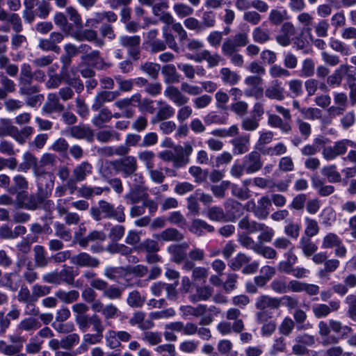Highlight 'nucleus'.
I'll list each match as a JSON object with an SVG mask.
<instances>
[{
  "mask_svg": "<svg viewBox=\"0 0 356 356\" xmlns=\"http://www.w3.org/2000/svg\"><path fill=\"white\" fill-rule=\"evenodd\" d=\"M233 145V154L235 155L243 154L250 149V136L243 135L236 137L230 140Z\"/></svg>",
  "mask_w": 356,
  "mask_h": 356,
  "instance_id": "obj_24",
  "label": "nucleus"
},
{
  "mask_svg": "<svg viewBox=\"0 0 356 356\" xmlns=\"http://www.w3.org/2000/svg\"><path fill=\"white\" fill-rule=\"evenodd\" d=\"M207 216L212 221L220 222L227 220L222 208L217 206L209 207Z\"/></svg>",
  "mask_w": 356,
  "mask_h": 356,
  "instance_id": "obj_62",
  "label": "nucleus"
},
{
  "mask_svg": "<svg viewBox=\"0 0 356 356\" xmlns=\"http://www.w3.org/2000/svg\"><path fill=\"white\" fill-rule=\"evenodd\" d=\"M159 249L158 242L150 238H146L134 246V252H146L147 253H154L157 252Z\"/></svg>",
  "mask_w": 356,
  "mask_h": 356,
  "instance_id": "obj_37",
  "label": "nucleus"
},
{
  "mask_svg": "<svg viewBox=\"0 0 356 356\" xmlns=\"http://www.w3.org/2000/svg\"><path fill=\"white\" fill-rule=\"evenodd\" d=\"M71 264L81 268H95L99 266L100 261L87 252H81L71 257Z\"/></svg>",
  "mask_w": 356,
  "mask_h": 356,
  "instance_id": "obj_10",
  "label": "nucleus"
},
{
  "mask_svg": "<svg viewBox=\"0 0 356 356\" xmlns=\"http://www.w3.org/2000/svg\"><path fill=\"white\" fill-rule=\"evenodd\" d=\"M118 19V15L113 11H103L94 13L92 17L88 19L86 26L88 27H97V24L106 21L113 23Z\"/></svg>",
  "mask_w": 356,
  "mask_h": 356,
  "instance_id": "obj_15",
  "label": "nucleus"
},
{
  "mask_svg": "<svg viewBox=\"0 0 356 356\" xmlns=\"http://www.w3.org/2000/svg\"><path fill=\"white\" fill-rule=\"evenodd\" d=\"M272 203L268 196L261 197L258 201L256 209L253 210L254 215L259 219H266L270 213Z\"/></svg>",
  "mask_w": 356,
  "mask_h": 356,
  "instance_id": "obj_26",
  "label": "nucleus"
},
{
  "mask_svg": "<svg viewBox=\"0 0 356 356\" xmlns=\"http://www.w3.org/2000/svg\"><path fill=\"white\" fill-rule=\"evenodd\" d=\"M203 60L207 62L209 68H212L218 65L223 59L218 54H211L209 50L204 49L195 58L196 62H201Z\"/></svg>",
  "mask_w": 356,
  "mask_h": 356,
  "instance_id": "obj_34",
  "label": "nucleus"
},
{
  "mask_svg": "<svg viewBox=\"0 0 356 356\" xmlns=\"http://www.w3.org/2000/svg\"><path fill=\"white\" fill-rule=\"evenodd\" d=\"M220 72L222 81L229 85H235L240 80V76L227 67L222 68Z\"/></svg>",
  "mask_w": 356,
  "mask_h": 356,
  "instance_id": "obj_63",
  "label": "nucleus"
},
{
  "mask_svg": "<svg viewBox=\"0 0 356 356\" xmlns=\"http://www.w3.org/2000/svg\"><path fill=\"white\" fill-rule=\"evenodd\" d=\"M71 35L79 42L84 40L92 42L95 46L99 47H102L104 45V41L102 38H98L97 32L90 29L73 31L71 33Z\"/></svg>",
  "mask_w": 356,
  "mask_h": 356,
  "instance_id": "obj_9",
  "label": "nucleus"
},
{
  "mask_svg": "<svg viewBox=\"0 0 356 356\" xmlns=\"http://www.w3.org/2000/svg\"><path fill=\"white\" fill-rule=\"evenodd\" d=\"M291 291L296 293L305 292L309 296H316L319 293L320 288L314 284L301 282L298 280L291 281Z\"/></svg>",
  "mask_w": 356,
  "mask_h": 356,
  "instance_id": "obj_22",
  "label": "nucleus"
},
{
  "mask_svg": "<svg viewBox=\"0 0 356 356\" xmlns=\"http://www.w3.org/2000/svg\"><path fill=\"white\" fill-rule=\"evenodd\" d=\"M227 115L226 114H218L215 111L209 113L204 118V123L207 125L211 124H224L227 123Z\"/></svg>",
  "mask_w": 356,
  "mask_h": 356,
  "instance_id": "obj_56",
  "label": "nucleus"
},
{
  "mask_svg": "<svg viewBox=\"0 0 356 356\" xmlns=\"http://www.w3.org/2000/svg\"><path fill=\"white\" fill-rule=\"evenodd\" d=\"M188 172L194 177L195 181L197 184L206 181L209 176L208 170H202L200 167L195 165L191 166Z\"/></svg>",
  "mask_w": 356,
  "mask_h": 356,
  "instance_id": "obj_57",
  "label": "nucleus"
},
{
  "mask_svg": "<svg viewBox=\"0 0 356 356\" xmlns=\"http://www.w3.org/2000/svg\"><path fill=\"white\" fill-rule=\"evenodd\" d=\"M341 302L339 300H332L328 305L323 303H317L312 305V310L314 316L316 318H322L327 316L330 313L337 312L340 308Z\"/></svg>",
  "mask_w": 356,
  "mask_h": 356,
  "instance_id": "obj_11",
  "label": "nucleus"
},
{
  "mask_svg": "<svg viewBox=\"0 0 356 356\" xmlns=\"http://www.w3.org/2000/svg\"><path fill=\"white\" fill-rule=\"evenodd\" d=\"M19 92L22 95L28 96L40 92L39 86L34 84L33 81L19 83Z\"/></svg>",
  "mask_w": 356,
  "mask_h": 356,
  "instance_id": "obj_52",
  "label": "nucleus"
},
{
  "mask_svg": "<svg viewBox=\"0 0 356 356\" xmlns=\"http://www.w3.org/2000/svg\"><path fill=\"white\" fill-rule=\"evenodd\" d=\"M252 258L244 253L239 252L235 257L231 259L228 264L229 266L234 270H239L243 265L248 264Z\"/></svg>",
  "mask_w": 356,
  "mask_h": 356,
  "instance_id": "obj_51",
  "label": "nucleus"
},
{
  "mask_svg": "<svg viewBox=\"0 0 356 356\" xmlns=\"http://www.w3.org/2000/svg\"><path fill=\"white\" fill-rule=\"evenodd\" d=\"M243 168H245V173L253 174L260 170L263 166V161L259 152L252 151L246 154L243 159Z\"/></svg>",
  "mask_w": 356,
  "mask_h": 356,
  "instance_id": "obj_8",
  "label": "nucleus"
},
{
  "mask_svg": "<svg viewBox=\"0 0 356 356\" xmlns=\"http://www.w3.org/2000/svg\"><path fill=\"white\" fill-rule=\"evenodd\" d=\"M321 173L327 178L328 181L330 183H338L341 180V175L337 171L335 165L324 166L321 170Z\"/></svg>",
  "mask_w": 356,
  "mask_h": 356,
  "instance_id": "obj_47",
  "label": "nucleus"
},
{
  "mask_svg": "<svg viewBox=\"0 0 356 356\" xmlns=\"http://www.w3.org/2000/svg\"><path fill=\"white\" fill-rule=\"evenodd\" d=\"M41 327V323L38 319L33 317H28L22 320L17 325L16 331L14 334H22V331L27 332H33Z\"/></svg>",
  "mask_w": 356,
  "mask_h": 356,
  "instance_id": "obj_27",
  "label": "nucleus"
},
{
  "mask_svg": "<svg viewBox=\"0 0 356 356\" xmlns=\"http://www.w3.org/2000/svg\"><path fill=\"white\" fill-rule=\"evenodd\" d=\"M305 235L303 236L313 237L318 234L319 227L317 221L309 217L305 218Z\"/></svg>",
  "mask_w": 356,
  "mask_h": 356,
  "instance_id": "obj_55",
  "label": "nucleus"
},
{
  "mask_svg": "<svg viewBox=\"0 0 356 356\" xmlns=\"http://www.w3.org/2000/svg\"><path fill=\"white\" fill-rule=\"evenodd\" d=\"M0 83L2 88H0V99H3L7 97L8 93L13 92L15 90V84L14 81L8 79L3 74H0Z\"/></svg>",
  "mask_w": 356,
  "mask_h": 356,
  "instance_id": "obj_44",
  "label": "nucleus"
},
{
  "mask_svg": "<svg viewBox=\"0 0 356 356\" xmlns=\"http://www.w3.org/2000/svg\"><path fill=\"white\" fill-rule=\"evenodd\" d=\"M286 15V10L282 7L272 9L268 15V20L272 24L277 26L284 22Z\"/></svg>",
  "mask_w": 356,
  "mask_h": 356,
  "instance_id": "obj_48",
  "label": "nucleus"
},
{
  "mask_svg": "<svg viewBox=\"0 0 356 356\" xmlns=\"http://www.w3.org/2000/svg\"><path fill=\"white\" fill-rule=\"evenodd\" d=\"M345 303L348 306V316L356 322V296L354 294L347 296L345 299Z\"/></svg>",
  "mask_w": 356,
  "mask_h": 356,
  "instance_id": "obj_64",
  "label": "nucleus"
},
{
  "mask_svg": "<svg viewBox=\"0 0 356 356\" xmlns=\"http://www.w3.org/2000/svg\"><path fill=\"white\" fill-rule=\"evenodd\" d=\"M164 95L172 102L177 106H182L189 102V98L185 96L182 91L175 86L165 88Z\"/></svg>",
  "mask_w": 356,
  "mask_h": 356,
  "instance_id": "obj_18",
  "label": "nucleus"
},
{
  "mask_svg": "<svg viewBox=\"0 0 356 356\" xmlns=\"http://www.w3.org/2000/svg\"><path fill=\"white\" fill-rule=\"evenodd\" d=\"M44 200L37 193L35 195H26L23 202V207L28 210L34 211L40 206L41 202Z\"/></svg>",
  "mask_w": 356,
  "mask_h": 356,
  "instance_id": "obj_53",
  "label": "nucleus"
},
{
  "mask_svg": "<svg viewBox=\"0 0 356 356\" xmlns=\"http://www.w3.org/2000/svg\"><path fill=\"white\" fill-rule=\"evenodd\" d=\"M168 252L172 255V260L179 264L186 258V251H183L180 246H176L175 244L169 245L167 248Z\"/></svg>",
  "mask_w": 356,
  "mask_h": 356,
  "instance_id": "obj_61",
  "label": "nucleus"
},
{
  "mask_svg": "<svg viewBox=\"0 0 356 356\" xmlns=\"http://www.w3.org/2000/svg\"><path fill=\"white\" fill-rule=\"evenodd\" d=\"M24 159L29 165L33 166V171L36 180H38V178H47L54 176L53 173L47 170L46 165L38 161L37 159L32 154L26 152L24 155Z\"/></svg>",
  "mask_w": 356,
  "mask_h": 356,
  "instance_id": "obj_12",
  "label": "nucleus"
},
{
  "mask_svg": "<svg viewBox=\"0 0 356 356\" xmlns=\"http://www.w3.org/2000/svg\"><path fill=\"white\" fill-rule=\"evenodd\" d=\"M42 343L43 341L40 340L38 336H33L26 343L25 351L29 355L37 354L40 352Z\"/></svg>",
  "mask_w": 356,
  "mask_h": 356,
  "instance_id": "obj_54",
  "label": "nucleus"
},
{
  "mask_svg": "<svg viewBox=\"0 0 356 356\" xmlns=\"http://www.w3.org/2000/svg\"><path fill=\"white\" fill-rule=\"evenodd\" d=\"M28 188L29 184L26 179L22 175H17L13 179L10 186L8 188V194L17 195V200H19Z\"/></svg>",
  "mask_w": 356,
  "mask_h": 356,
  "instance_id": "obj_14",
  "label": "nucleus"
},
{
  "mask_svg": "<svg viewBox=\"0 0 356 356\" xmlns=\"http://www.w3.org/2000/svg\"><path fill=\"white\" fill-rule=\"evenodd\" d=\"M4 21L10 24V29L14 33H21L23 31L22 20L17 13L7 12Z\"/></svg>",
  "mask_w": 356,
  "mask_h": 356,
  "instance_id": "obj_45",
  "label": "nucleus"
},
{
  "mask_svg": "<svg viewBox=\"0 0 356 356\" xmlns=\"http://www.w3.org/2000/svg\"><path fill=\"white\" fill-rule=\"evenodd\" d=\"M161 73L164 76V81L166 83H175L179 82L180 75L177 72L174 65H166L163 67Z\"/></svg>",
  "mask_w": 356,
  "mask_h": 356,
  "instance_id": "obj_43",
  "label": "nucleus"
},
{
  "mask_svg": "<svg viewBox=\"0 0 356 356\" xmlns=\"http://www.w3.org/2000/svg\"><path fill=\"white\" fill-rule=\"evenodd\" d=\"M90 325L92 326V330L96 333L103 334L104 326L101 318L98 315L94 314L92 316H89L86 318V325L84 327L79 326V328L82 332H85L89 329Z\"/></svg>",
  "mask_w": 356,
  "mask_h": 356,
  "instance_id": "obj_31",
  "label": "nucleus"
},
{
  "mask_svg": "<svg viewBox=\"0 0 356 356\" xmlns=\"http://www.w3.org/2000/svg\"><path fill=\"white\" fill-rule=\"evenodd\" d=\"M140 37L139 35H121L119 38L120 44L127 50L128 55L134 60H137L140 54Z\"/></svg>",
  "mask_w": 356,
  "mask_h": 356,
  "instance_id": "obj_6",
  "label": "nucleus"
},
{
  "mask_svg": "<svg viewBox=\"0 0 356 356\" xmlns=\"http://www.w3.org/2000/svg\"><path fill=\"white\" fill-rule=\"evenodd\" d=\"M124 209V207L122 204L115 207L114 204L101 200L98 201L97 205L90 207V214L95 221L113 219L118 222H124L126 218Z\"/></svg>",
  "mask_w": 356,
  "mask_h": 356,
  "instance_id": "obj_1",
  "label": "nucleus"
},
{
  "mask_svg": "<svg viewBox=\"0 0 356 356\" xmlns=\"http://www.w3.org/2000/svg\"><path fill=\"white\" fill-rule=\"evenodd\" d=\"M261 223L251 220L248 217L245 216L239 220L238 227L239 229L244 230L245 234H250L258 232L261 229Z\"/></svg>",
  "mask_w": 356,
  "mask_h": 356,
  "instance_id": "obj_38",
  "label": "nucleus"
},
{
  "mask_svg": "<svg viewBox=\"0 0 356 356\" xmlns=\"http://www.w3.org/2000/svg\"><path fill=\"white\" fill-rule=\"evenodd\" d=\"M55 296L60 301L67 304H70L78 300L79 297V293L76 290L65 291L64 290L59 289L55 293Z\"/></svg>",
  "mask_w": 356,
  "mask_h": 356,
  "instance_id": "obj_49",
  "label": "nucleus"
},
{
  "mask_svg": "<svg viewBox=\"0 0 356 356\" xmlns=\"http://www.w3.org/2000/svg\"><path fill=\"white\" fill-rule=\"evenodd\" d=\"M140 94L135 93L130 97L116 101L114 105L124 112V118H131L135 113V108L138 106V103L140 102Z\"/></svg>",
  "mask_w": 356,
  "mask_h": 356,
  "instance_id": "obj_7",
  "label": "nucleus"
},
{
  "mask_svg": "<svg viewBox=\"0 0 356 356\" xmlns=\"http://www.w3.org/2000/svg\"><path fill=\"white\" fill-rule=\"evenodd\" d=\"M318 334L323 338L324 346L337 343L339 338L334 336H330L331 332L330 320L328 322L321 321L318 323Z\"/></svg>",
  "mask_w": 356,
  "mask_h": 356,
  "instance_id": "obj_21",
  "label": "nucleus"
},
{
  "mask_svg": "<svg viewBox=\"0 0 356 356\" xmlns=\"http://www.w3.org/2000/svg\"><path fill=\"white\" fill-rule=\"evenodd\" d=\"M113 118L112 113L107 108L99 109L97 115H95L92 119V122L97 127L101 128L104 124L110 121Z\"/></svg>",
  "mask_w": 356,
  "mask_h": 356,
  "instance_id": "obj_46",
  "label": "nucleus"
},
{
  "mask_svg": "<svg viewBox=\"0 0 356 356\" xmlns=\"http://www.w3.org/2000/svg\"><path fill=\"white\" fill-rule=\"evenodd\" d=\"M190 231L197 236H202L206 232H213L214 227L203 220L195 219L191 225Z\"/></svg>",
  "mask_w": 356,
  "mask_h": 356,
  "instance_id": "obj_36",
  "label": "nucleus"
},
{
  "mask_svg": "<svg viewBox=\"0 0 356 356\" xmlns=\"http://www.w3.org/2000/svg\"><path fill=\"white\" fill-rule=\"evenodd\" d=\"M147 189L131 187L129 192L125 195L124 198L129 204H136L141 200L143 201L146 196H148L145 193Z\"/></svg>",
  "mask_w": 356,
  "mask_h": 356,
  "instance_id": "obj_41",
  "label": "nucleus"
},
{
  "mask_svg": "<svg viewBox=\"0 0 356 356\" xmlns=\"http://www.w3.org/2000/svg\"><path fill=\"white\" fill-rule=\"evenodd\" d=\"M9 343L0 340V353L7 356H24L20 354L24 344L27 341V337L19 334H13L8 336Z\"/></svg>",
  "mask_w": 356,
  "mask_h": 356,
  "instance_id": "obj_3",
  "label": "nucleus"
},
{
  "mask_svg": "<svg viewBox=\"0 0 356 356\" xmlns=\"http://www.w3.org/2000/svg\"><path fill=\"white\" fill-rule=\"evenodd\" d=\"M110 165L124 179L129 178L137 171L136 159L133 156H125L121 159L111 161Z\"/></svg>",
  "mask_w": 356,
  "mask_h": 356,
  "instance_id": "obj_4",
  "label": "nucleus"
},
{
  "mask_svg": "<svg viewBox=\"0 0 356 356\" xmlns=\"http://www.w3.org/2000/svg\"><path fill=\"white\" fill-rule=\"evenodd\" d=\"M88 307L84 303H76L72 306V311L76 313L75 321L78 326L84 327L86 325V318L89 315L86 314Z\"/></svg>",
  "mask_w": 356,
  "mask_h": 356,
  "instance_id": "obj_35",
  "label": "nucleus"
},
{
  "mask_svg": "<svg viewBox=\"0 0 356 356\" xmlns=\"http://www.w3.org/2000/svg\"><path fill=\"white\" fill-rule=\"evenodd\" d=\"M284 89L280 86L277 81H273V85L265 90L266 97L271 99L282 100L284 99Z\"/></svg>",
  "mask_w": 356,
  "mask_h": 356,
  "instance_id": "obj_40",
  "label": "nucleus"
},
{
  "mask_svg": "<svg viewBox=\"0 0 356 356\" xmlns=\"http://www.w3.org/2000/svg\"><path fill=\"white\" fill-rule=\"evenodd\" d=\"M154 236L157 240L163 241H180L184 238L183 234L175 228H168Z\"/></svg>",
  "mask_w": 356,
  "mask_h": 356,
  "instance_id": "obj_33",
  "label": "nucleus"
},
{
  "mask_svg": "<svg viewBox=\"0 0 356 356\" xmlns=\"http://www.w3.org/2000/svg\"><path fill=\"white\" fill-rule=\"evenodd\" d=\"M331 331L341 336L343 338L353 332L350 327L343 325L342 323L336 320L330 319Z\"/></svg>",
  "mask_w": 356,
  "mask_h": 356,
  "instance_id": "obj_60",
  "label": "nucleus"
},
{
  "mask_svg": "<svg viewBox=\"0 0 356 356\" xmlns=\"http://www.w3.org/2000/svg\"><path fill=\"white\" fill-rule=\"evenodd\" d=\"M120 95V92L118 90L115 91H101L98 92L95 99L93 104L92 105V109L94 111H99L102 104L105 102H109L114 100Z\"/></svg>",
  "mask_w": 356,
  "mask_h": 356,
  "instance_id": "obj_19",
  "label": "nucleus"
},
{
  "mask_svg": "<svg viewBox=\"0 0 356 356\" xmlns=\"http://www.w3.org/2000/svg\"><path fill=\"white\" fill-rule=\"evenodd\" d=\"M70 134L76 139H86L88 142L93 140L94 134L92 130L85 124L72 126L70 129Z\"/></svg>",
  "mask_w": 356,
  "mask_h": 356,
  "instance_id": "obj_25",
  "label": "nucleus"
},
{
  "mask_svg": "<svg viewBox=\"0 0 356 356\" xmlns=\"http://www.w3.org/2000/svg\"><path fill=\"white\" fill-rule=\"evenodd\" d=\"M62 80L66 85L70 86L71 88L74 90V92L77 94H80L84 90V84L79 76H71L66 74L63 76Z\"/></svg>",
  "mask_w": 356,
  "mask_h": 356,
  "instance_id": "obj_39",
  "label": "nucleus"
},
{
  "mask_svg": "<svg viewBox=\"0 0 356 356\" xmlns=\"http://www.w3.org/2000/svg\"><path fill=\"white\" fill-rule=\"evenodd\" d=\"M106 238V234L97 230L90 232L86 236H83L81 234L78 232L74 234V242L83 248H86L90 242L95 241H104Z\"/></svg>",
  "mask_w": 356,
  "mask_h": 356,
  "instance_id": "obj_16",
  "label": "nucleus"
},
{
  "mask_svg": "<svg viewBox=\"0 0 356 356\" xmlns=\"http://www.w3.org/2000/svg\"><path fill=\"white\" fill-rule=\"evenodd\" d=\"M329 45L335 51L339 52L343 56L350 54V48L342 41L334 38H330Z\"/></svg>",
  "mask_w": 356,
  "mask_h": 356,
  "instance_id": "obj_58",
  "label": "nucleus"
},
{
  "mask_svg": "<svg viewBox=\"0 0 356 356\" xmlns=\"http://www.w3.org/2000/svg\"><path fill=\"white\" fill-rule=\"evenodd\" d=\"M157 104L160 105V106L158 108L156 114L152 118V123L155 124L161 121L166 120L174 116L175 110L172 106L162 101H159Z\"/></svg>",
  "mask_w": 356,
  "mask_h": 356,
  "instance_id": "obj_20",
  "label": "nucleus"
},
{
  "mask_svg": "<svg viewBox=\"0 0 356 356\" xmlns=\"http://www.w3.org/2000/svg\"><path fill=\"white\" fill-rule=\"evenodd\" d=\"M35 266L40 268L47 267L51 262V258L47 257V252L42 245H37L33 248Z\"/></svg>",
  "mask_w": 356,
  "mask_h": 356,
  "instance_id": "obj_28",
  "label": "nucleus"
},
{
  "mask_svg": "<svg viewBox=\"0 0 356 356\" xmlns=\"http://www.w3.org/2000/svg\"><path fill=\"white\" fill-rule=\"evenodd\" d=\"M312 186L318 195L322 197H326L334 191V187L332 185H325L324 180L320 177L314 176L312 177Z\"/></svg>",
  "mask_w": 356,
  "mask_h": 356,
  "instance_id": "obj_30",
  "label": "nucleus"
},
{
  "mask_svg": "<svg viewBox=\"0 0 356 356\" xmlns=\"http://www.w3.org/2000/svg\"><path fill=\"white\" fill-rule=\"evenodd\" d=\"M73 177H74L78 181H83L86 179V177L92 174V166L88 161H83L78 164L73 169Z\"/></svg>",
  "mask_w": 356,
  "mask_h": 356,
  "instance_id": "obj_32",
  "label": "nucleus"
},
{
  "mask_svg": "<svg viewBox=\"0 0 356 356\" xmlns=\"http://www.w3.org/2000/svg\"><path fill=\"white\" fill-rule=\"evenodd\" d=\"M24 8L22 17L25 23L32 24L35 17L45 19L51 11V6L48 0H24Z\"/></svg>",
  "mask_w": 356,
  "mask_h": 356,
  "instance_id": "obj_2",
  "label": "nucleus"
},
{
  "mask_svg": "<svg viewBox=\"0 0 356 356\" xmlns=\"http://www.w3.org/2000/svg\"><path fill=\"white\" fill-rule=\"evenodd\" d=\"M54 175L47 178H38L36 193L44 200L49 198L54 189Z\"/></svg>",
  "mask_w": 356,
  "mask_h": 356,
  "instance_id": "obj_17",
  "label": "nucleus"
},
{
  "mask_svg": "<svg viewBox=\"0 0 356 356\" xmlns=\"http://www.w3.org/2000/svg\"><path fill=\"white\" fill-rule=\"evenodd\" d=\"M233 344L228 339H221L218 341L217 348L219 353L226 356H237L236 351H232Z\"/></svg>",
  "mask_w": 356,
  "mask_h": 356,
  "instance_id": "obj_59",
  "label": "nucleus"
},
{
  "mask_svg": "<svg viewBox=\"0 0 356 356\" xmlns=\"http://www.w3.org/2000/svg\"><path fill=\"white\" fill-rule=\"evenodd\" d=\"M249 42L248 33L239 32L232 38L225 40L222 44V52L223 54H230L233 51H238L241 47L246 46Z\"/></svg>",
  "mask_w": 356,
  "mask_h": 356,
  "instance_id": "obj_5",
  "label": "nucleus"
},
{
  "mask_svg": "<svg viewBox=\"0 0 356 356\" xmlns=\"http://www.w3.org/2000/svg\"><path fill=\"white\" fill-rule=\"evenodd\" d=\"M65 106L60 102L59 97L56 93H49L47 102L42 106V111L48 115H57L64 111Z\"/></svg>",
  "mask_w": 356,
  "mask_h": 356,
  "instance_id": "obj_13",
  "label": "nucleus"
},
{
  "mask_svg": "<svg viewBox=\"0 0 356 356\" xmlns=\"http://www.w3.org/2000/svg\"><path fill=\"white\" fill-rule=\"evenodd\" d=\"M54 22L62 31L71 35L73 31L72 30V26L67 22V17L64 13L56 12L54 16Z\"/></svg>",
  "mask_w": 356,
  "mask_h": 356,
  "instance_id": "obj_50",
  "label": "nucleus"
},
{
  "mask_svg": "<svg viewBox=\"0 0 356 356\" xmlns=\"http://www.w3.org/2000/svg\"><path fill=\"white\" fill-rule=\"evenodd\" d=\"M311 238L302 236L299 241L298 247L301 248L307 257L313 255L318 249V246L312 241Z\"/></svg>",
  "mask_w": 356,
  "mask_h": 356,
  "instance_id": "obj_42",
  "label": "nucleus"
},
{
  "mask_svg": "<svg viewBox=\"0 0 356 356\" xmlns=\"http://www.w3.org/2000/svg\"><path fill=\"white\" fill-rule=\"evenodd\" d=\"M225 215L227 220L234 221L243 213L242 204L236 200H229L225 204Z\"/></svg>",
  "mask_w": 356,
  "mask_h": 356,
  "instance_id": "obj_23",
  "label": "nucleus"
},
{
  "mask_svg": "<svg viewBox=\"0 0 356 356\" xmlns=\"http://www.w3.org/2000/svg\"><path fill=\"white\" fill-rule=\"evenodd\" d=\"M255 307L257 309L262 311L266 308L277 309L280 307V300L278 298L263 295L256 298Z\"/></svg>",
  "mask_w": 356,
  "mask_h": 356,
  "instance_id": "obj_29",
  "label": "nucleus"
}]
</instances>
